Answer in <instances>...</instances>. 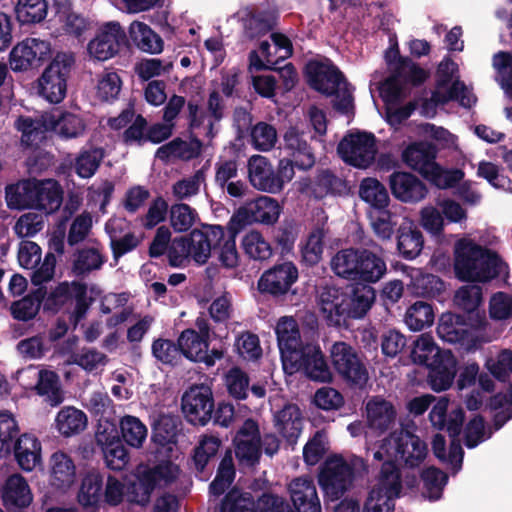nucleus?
<instances>
[{
	"instance_id": "obj_41",
	"label": "nucleus",
	"mask_w": 512,
	"mask_h": 512,
	"mask_svg": "<svg viewBox=\"0 0 512 512\" xmlns=\"http://www.w3.org/2000/svg\"><path fill=\"white\" fill-rule=\"evenodd\" d=\"M103 498V477L97 471L88 472L82 479L78 502L85 508H97Z\"/></svg>"
},
{
	"instance_id": "obj_1",
	"label": "nucleus",
	"mask_w": 512,
	"mask_h": 512,
	"mask_svg": "<svg viewBox=\"0 0 512 512\" xmlns=\"http://www.w3.org/2000/svg\"><path fill=\"white\" fill-rule=\"evenodd\" d=\"M283 370L293 375L298 371L319 382H329L332 373L321 348L316 343L301 344L299 326L291 316L279 318L275 326Z\"/></svg>"
},
{
	"instance_id": "obj_48",
	"label": "nucleus",
	"mask_w": 512,
	"mask_h": 512,
	"mask_svg": "<svg viewBox=\"0 0 512 512\" xmlns=\"http://www.w3.org/2000/svg\"><path fill=\"white\" fill-rule=\"evenodd\" d=\"M3 499L7 504L26 507L32 502V493L26 480L19 474L10 476L6 482Z\"/></svg>"
},
{
	"instance_id": "obj_2",
	"label": "nucleus",
	"mask_w": 512,
	"mask_h": 512,
	"mask_svg": "<svg viewBox=\"0 0 512 512\" xmlns=\"http://www.w3.org/2000/svg\"><path fill=\"white\" fill-rule=\"evenodd\" d=\"M388 65L394 69V75L385 80L379 87L380 97L386 106V120L391 126H397L410 117L415 106L409 102L403 106L399 103L403 97L400 81L420 84L428 77V73L410 60L401 59L396 46L390 47L385 53Z\"/></svg>"
},
{
	"instance_id": "obj_20",
	"label": "nucleus",
	"mask_w": 512,
	"mask_h": 512,
	"mask_svg": "<svg viewBox=\"0 0 512 512\" xmlns=\"http://www.w3.org/2000/svg\"><path fill=\"white\" fill-rule=\"evenodd\" d=\"M75 301V317L79 321L86 313L92 297L88 296V288L85 284L72 282L59 284L45 301V307L56 310L67 304L69 301Z\"/></svg>"
},
{
	"instance_id": "obj_61",
	"label": "nucleus",
	"mask_w": 512,
	"mask_h": 512,
	"mask_svg": "<svg viewBox=\"0 0 512 512\" xmlns=\"http://www.w3.org/2000/svg\"><path fill=\"white\" fill-rule=\"evenodd\" d=\"M31 180L21 181L6 188V202L12 209L33 208Z\"/></svg>"
},
{
	"instance_id": "obj_14",
	"label": "nucleus",
	"mask_w": 512,
	"mask_h": 512,
	"mask_svg": "<svg viewBox=\"0 0 512 512\" xmlns=\"http://www.w3.org/2000/svg\"><path fill=\"white\" fill-rule=\"evenodd\" d=\"M51 55L52 47L49 41L26 38L13 47L9 63L13 71L22 72L41 66Z\"/></svg>"
},
{
	"instance_id": "obj_60",
	"label": "nucleus",
	"mask_w": 512,
	"mask_h": 512,
	"mask_svg": "<svg viewBox=\"0 0 512 512\" xmlns=\"http://www.w3.org/2000/svg\"><path fill=\"white\" fill-rule=\"evenodd\" d=\"M492 65L496 71V81L505 94L512 98V55L508 52H498L493 57Z\"/></svg>"
},
{
	"instance_id": "obj_19",
	"label": "nucleus",
	"mask_w": 512,
	"mask_h": 512,
	"mask_svg": "<svg viewBox=\"0 0 512 512\" xmlns=\"http://www.w3.org/2000/svg\"><path fill=\"white\" fill-rule=\"evenodd\" d=\"M436 332L444 342L460 344L467 350L476 346V330L461 315L452 312L442 313Z\"/></svg>"
},
{
	"instance_id": "obj_55",
	"label": "nucleus",
	"mask_w": 512,
	"mask_h": 512,
	"mask_svg": "<svg viewBox=\"0 0 512 512\" xmlns=\"http://www.w3.org/2000/svg\"><path fill=\"white\" fill-rule=\"evenodd\" d=\"M360 250L343 249L331 260L333 271L340 277L356 280Z\"/></svg>"
},
{
	"instance_id": "obj_21",
	"label": "nucleus",
	"mask_w": 512,
	"mask_h": 512,
	"mask_svg": "<svg viewBox=\"0 0 512 512\" xmlns=\"http://www.w3.org/2000/svg\"><path fill=\"white\" fill-rule=\"evenodd\" d=\"M298 276V269L293 262L285 261L275 264L261 275L258 280V289L260 292L274 296L284 295L296 283Z\"/></svg>"
},
{
	"instance_id": "obj_44",
	"label": "nucleus",
	"mask_w": 512,
	"mask_h": 512,
	"mask_svg": "<svg viewBox=\"0 0 512 512\" xmlns=\"http://www.w3.org/2000/svg\"><path fill=\"white\" fill-rule=\"evenodd\" d=\"M129 34L139 49L151 54L160 53L163 49V42L147 24L134 21L130 24Z\"/></svg>"
},
{
	"instance_id": "obj_10",
	"label": "nucleus",
	"mask_w": 512,
	"mask_h": 512,
	"mask_svg": "<svg viewBox=\"0 0 512 512\" xmlns=\"http://www.w3.org/2000/svg\"><path fill=\"white\" fill-rule=\"evenodd\" d=\"M341 159L358 169H367L375 161L378 148L374 134L365 131H351L338 144Z\"/></svg>"
},
{
	"instance_id": "obj_4",
	"label": "nucleus",
	"mask_w": 512,
	"mask_h": 512,
	"mask_svg": "<svg viewBox=\"0 0 512 512\" xmlns=\"http://www.w3.org/2000/svg\"><path fill=\"white\" fill-rule=\"evenodd\" d=\"M15 125L22 133V143L26 145L37 144L47 131H54L62 138L71 139L82 136L86 128L84 120L78 114L60 110L45 113L38 119L19 117Z\"/></svg>"
},
{
	"instance_id": "obj_26",
	"label": "nucleus",
	"mask_w": 512,
	"mask_h": 512,
	"mask_svg": "<svg viewBox=\"0 0 512 512\" xmlns=\"http://www.w3.org/2000/svg\"><path fill=\"white\" fill-rule=\"evenodd\" d=\"M224 237V228L219 225L207 226L205 230H193L187 237L189 254L197 264H205L211 256L212 245L216 247Z\"/></svg>"
},
{
	"instance_id": "obj_23",
	"label": "nucleus",
	"mask_w": 512,
	"mask_h": 512,
	"mask_svg": "<svg viewBox=\"0 0 512 512\" xmlns=\"http://www.w3.org/2000/svg\"><path fill=\"white\" fill-rule=\"evenodd\" d=\"M18 379L26 387L32 386V384L25 382L26 379L37 380L35 388L38 394L45 396L52 406L59 405L64 400L59 378L53 371L38 370L34 366H28L18 372Z\"/></svg>"
},
{
	"instance_id": "obj_63",
	"label": "nucleus",
	"mask_w": 512,
	"mask_h": 512,
	"mask_svg": "<svg viewBox=\"0 0 512 512\" xmlns=\"http://www.w3.org/2000/svg\"><path fill=\"white\" fill-rule=\"evenodd\" d=\"M169 216L171 226L177 232L188 231L198 220L197 212L184 203L172 205Z\"/></svg>"
},
{
	"instance_id": "obj_53",
	"label": "nucleus",
	"mask_w": 512,
	"mask_h": 512,
	"mask_svg": "<svg viewBox=\"0 0 512 512\" xmlns=\"http://www.w3.org/2000/svg\"><path fill=\"white\" fill-rule=\"evenodd\" d=\"M451 438L452 440L447 455L445 452V438L441 434L434 436L432 448L435 456L439 460L448 463L454 472H458L462 466L464 452L460 442L455 439L456 437Z\"/></svg>"
},
{
	"instance_id": "obj_30",
	"label": "nucleus",
	"mask_w": 512,
	"mask_h": 512,
	"mask_svg": "<svg viewBox=\"0 0 512 512\" xmlns=\"http://www.w3.org/2000/svg\"><path fill=\"white\" fill-rule=\"evenodd\" d=\"M248 176L251 185L262 192L278 193L279 182L270 161L262 155H253L248 161Z\"/></svg>"
},
{
	"instance_id": "obj_64",
	"label": "nucleus",
	"mask_w": 512,
	"mask_h": 512,
	"mask_svg": "<svg viewBox=\"0 0 512 512\" xmlns=\"http://www.w3.org/2000/svg\"><path fill=\"white\" fill-rule=\"evenodd\" d=\"M490 406L494 411L495 427L500 429L512 418V387L504 394L495 395L490 402Z\"/></svg>"
},
{
	"instance_id": "obj_50",
	"label": "nucleus",
	"mask_w": 512,
	"mask_h": 512,
	"mask_svg": "<svg viewBox=\"0 0 512 512\" xmlns=\"http://www.w3.org/2000/svg\"><path fill=\"white\" fill-rule=\"evenodd\" d=\"M104 157L105 151L100 147H89L81 150L74 162L76 174L83 179L93 177Z\"/></svg>"
},
{
	"instance_id": "obj_16",
	"label": "nucleus",
	"mask_w": 512,
	"mask_h": 512,
	"mask_svg": "<svg viewBox=\"0 0 512 512\" xmlns=\"http://www.w3.org/2000/svg\"><path fill=\"white\" fill-rule=\"evenodd\" d=\"M287 506L282 498L264 494L256 505L249 493L232 489L223 499L219 512H285Z\"/></svg>"
},
{
	"instance_id": "obj_18",
	"label": "nucleus",
	"mask_w": 512,
	"mask_h": 512,
	"mask_svg": "<svg viewBox=\"0 0 512 512\" xmlns=\"http://www.w3.org/2000/svg\"><path fill=\"white\" fill-rule=\"evenodd\" d=\"M272 43L263 41L258 50L250 52L249 71L273 69L280 60H285L292 54L290 40L282 34L273 33Z\"/></svg>"
},
{
	"instance_id": "obj_38",
	"label": "nucleus",
	"mask_w": 512,
	"mask_h": 512,
	"mask_svg": "<svg viewBox=\"0 0 512 512\" xmlns=\"http://www.w3.org/2000/svg\"><path fill=\"white\" fill-rule=\"evenodd\" d=\"M284 148L295 159V165L299 169H309L314 165V154L296 128H290L284 134Z\"/></svg>"
},
{
	"instance_id": "obj_11",
	"label": "nucleus",
	"mask_w": 512,
	"mask_h": 512,
	"mask_svg": "<svg viewBox=\"0 0 512 512\" xmlns=\"http://www.w3.org/2000/svg\"><path fill=\"white\" fill-rule=\"evenodd\" d=\"M330 359L335 371L348 384L364 388L369 373L355 349L345 342H335L330 348Z\"/></svg>"
},
{
	"instance_id": "obj_36",
	"label": "nucleus",
	"mask_w": 512,
	"mask_h": 512,
	"mask_svg": "<svg viewBox=\"0 0 512 512\" xmlns=\"http://www.w3.org/2000/svg\"><path fill=\"white\" fill-rule=\"evenodd\" d=\"M14 456L19 467L31 472L42 464L40 440L29 433L22 434L14 444Z\"/></svg>"
},
{
	"instance_id": "obj_35",
	"label": "nucleus",
	"mask_w": 512,
	"mask_h": 512,
	"mask_svg": "<svg viewBox=\"0 0 512 512\" xmlns=\"http://www.w3.org/2000/svg\"><path fill=\"white\" fill-rule=\"evenodd\" d=\"M457 361L451 351H444L438 360L427 366L429 368L428 383L432 390L441 392L447 390L456 375Z\"/></svg>"
},
{
	"instance_id": "obj_32",
	"label": "nucleus",
	"mask_w": 512,
	"mask_h": 512,
	"mask_svg": "<svg viewBox=\"0 0 512 512\" xmlns=\"http://www.w3.org/2000/svg\"><path fill=\"white\" fill-rule=\"evenodd\" d=\"M31 184L33 208L52 213L60 207L63 191L57 181L32 179Z\"/></svg>"
},
{
	"instance_id": "obj_54",
	"label": "nucleus",
	"mask_w": 512,
	"mask_h": 512,
	"mask_svg": "<svg viewBox=\"0 0 512 512\" xmlns=\"http://www.w3.org/2000/svg\"><path fill=\"white\" fill-rule=\"evenodd\" d=\"M15 13L21 24L39 23L47 16L48 3L46 0H17Z\"/></svg>"
},
{
	"instance_id": "obj_40",
	"label": "nucleus",
	"mask_w": 512,
	"mask_h": 512,
	"mask_svg": "<svg viewBox=\"0 0 512 512\" xmlns=\"http://www.w3.org/2000/svg\"><path fill=\"white\" fill-rule=\"evenodd\" d=\"M87 426L85 413L73 406L63 407L56 415L55 427L65 437L81 433Z\"/></svg>"
},
{
	"instance_id": "obj_5",
	"label": "nucleus",
	"mask_w": 512,
	"mask_h": 512,
	"mask_svg": "<svg viewBox=\"0 0 512 512\" xmlns=\"http://www.w3.org/2000/svg\"><path fill=\"white\" fill-rule=\"evenodd\" d=\"M428 455L426 443L417 435L401 430L385 438L374 458L384 463H391L397 470L395 462L407 468L419 467Z\"/></svg>"
},
{
	"instance_id": "obj_57",
	"label": "nucleus",
	"mask_w": 512,
	"mask_h": 512,
	"mask_svg": "<svg viewBox=\"0 0 512 512\" xmlns=\"http://www.w3.org/2000/svg\"><path fill=\"white\" fill-rule=\"evenodd\" d=\"M229 230V235L224 232V237L216 242L217 259L225 269H235L239 266L240 256L236 248V235L233 230Z\"/></svg>"
},
{
	"instance_id": "obj_3",
	"label": "nucleus",
	"mask_w": 512,
	"mask_h": 512,
	"mask_svg": "<svg viewBox=\"0 0 512 512\" xmlns=\"http://www.w3.org/2000/svg\"><path fill=\"white\" fill-rule=\"evenodd\" d=\"M506 268L496 253L470 238H461L454 245V270L461 281L487 282L505 272Z\"/></svg>"
},
{
	"instance_id": "obj_56",
	"label": "nucleus",
	"mask_w": 512,
	"mask_h": 512,
	"mask_svg": "<svg viewBox=\"0 0 512 512\" xmlns=\"http://www.w3.org/2000/svg\"><path fill=\"white\" fill-rule=\"evenodd\" d=\"M122 81L117 72L105 69L97 76L95 85L96 97L104 102L115 100L121 90Z\"/></svg>"
},
{
	"instance_id": "obj_24",
	"label": "nucleus",
	"mask_w": 512,
	"mask_h": 512,
	"mask_svg": "<svg viewBox=\"0 0 512 512\" xmlns=\"http://www.w3.org/2000/svg\"><path fill=\"white\" fill-rule=\"evenodd\" d=\"M306 75L312 88L327 95L341 89L344 81L342 74L329 61H310L306 66Z\"/></svg>"
},
{
	"instance_id": "obj_13",
	"label": "nucleus",
	"mask_w": 512,
	"mask_h": 512,
	"mask_svg": "<svg viewBox=\"0 0 512 512\" xmlns=\"http://www.w3.org/2000/svg\"><path fill=\"white\" fill-rule=\"evenodd\" d=\"M126 40V33L119 22L109 21L101 24L93 38L87 44L90 61L105 62L114 58Z\"/></svg>"
},
{
	"instance_id": "obj_46",
	"label": "nucleus",
	"mask_w": 512,
	"mask_h": 512,
	"mask_svg": "<svg viewBox=\"0 0 512 512\" xmlns=\"http://www.w3.org/2000/svg\"><path fill=\"white\" fill-rule=\"evenodd\" d=\"M241 248L248 258L255 261L268 260L273 253L269 241L260 231L254 229L243 235Z\"/></svg>"
},
{
	"instance_id": "obj_52",
	"label": "nucleus",
	"mask_w": 512,
	"mask_h": 512,
	"mask_svg": "<svg viewBox=\"0 0 512 512\" xmlns=\"http://www.w3.org/2000/svg\"><path fill=\"white\" fill-rule=\"evenodd\" d=\"M432 306L424 301H417L406 310L404 322L411 331H421L434 322Z\"/></svg>"
},
{
	"instance_id": "obj_39",
	"label": "nucleus",
	"mask_w": 512,
	"mask_h": 512,
	"mask_svg": "<svg viewBox=\"0 0 512 512\" xmlns=\"http://www.w3.org/2000/svg\"><path fill=\"white\" fill-rule=\"evenodd\" d=\"M423 236L413 221L404 219L398 230V250L406 259H414L423 248Z\"/></svg>"
},
{
	"instance_id": "obj_45",
	"label": "nucleus",
	"mask_w": 512,
	"mask_h": 512,
	"mask_svg": "<svg viewBox=\"0 0 512 512\" xmlns=\"http://www.w3.org/2000/svg\"><path fill=\"white\" fill-rule=\"evenodd\" d=\"M144 479L151 482L154 488H164L175 483L181 474L177 464L171 461H162L151 468L140 469Z\"/></svg>"
},
{
	"instance_id": "obj_7",
	"label": "nucleus",
	"mask_w": 512,
	"mask_h": 512,
	"mask_svg": "<svg viewBox=\"0 0 512 512\" xmlns=\"http://www.w3.org/2000/svg\"><path fill=\"white\" fill-rule=\"evenodd\" d=\"M403 162L418 171L425 179L438 188L454 186L463 179L464 173L459 169L446 170L435 162V155L430 145L424 142L412 143L402 153Z\"/></svg>"
},
{
	"instance_id": "obj_51",
	"label": "nucleus",
	"mask_w": 512,
	"mask_h": 512,
	"mask_svg": "<svg viewBox=\"0 0 512 512\" xmlns=\"http://www.w3.org/2000/svg\"><path fill=\"white\" fill-rule=\"evenodd\" d=\"M440 354H442V350L437 346L433 337L423 333L414 341L411 358L417 364L429 366L434 363V360L440 358Z\"/></svg>"
},
{
	"instance_id": "obj_31",
	"label": "nucleus",
	"mask_w": 512,
	"mask_h": 512,
	"mask_svg": "<svg viewBox=\"0 0 512 512\" xmlns=\"http://www.w3.org/2000/svg\"><path fill=\"white\" fill-rule=\"evenodd\" d=\"M365 415L369 428L380 433L388 430L396 420L394 405L382 396H372L367 400Z\"/></svg>"
},
{
	"instance_id": "obj_62",
	"label": "nucleus",
	"mask_w": 512,
	"mask_h": 512,
	"mask_svg": "<svg viewBox=\"0 0 512 512\" xmlns=\"http://www.w3.org/2000/svg\"><path fill=\"white\" fill-rule=\"evenodd\" d=\"M369 220L374 234L381 240H390L396 223L392 220V213L386 209H371Z\"/></svg>"
},
{
	"instance_id": "obj_37",
	"label": "nucleus",
	"mask_w": 512,
	"mask_h": 512,
	"mask_svg": "<svg viewBox=\"0 0 512 512\" xmlns=\"http://www.w3.org/2000/svg\"><path fill=\"white\" fill-rule=\"evenodd\" d=\"M448 406L449 399L440 397L430 411V422L436 429L446 428L451 437H457L464 421V412L461 408H457L451 411L447 418Z\"/></svg>"
},
{
	"instance_id": "obj_58",
	"label": "nucleus",
	"mask_w": 512,
	"mask_h": 512,
	"mask_svg": "<svg viewBox=\"0 0 512 512\" xmlns=\"http://www.w3.org/2000/svg\"><path fill=\"white\" fill-rule=\"evenodd\" d=\"M123 440L131 447L140 448L147 437V428L139 418L126 415L119 422Z\"/></svg>"
},
{
	"instance_id": "obj_6",
	"label": "nucleus",
	"mask_w": 512,
	"mask_h": 512,
	"mask_svg": "<svg viewBox=\"0 0 512 512\" xmlns=\"http://www.w3.org/2000/svg\"><path fill=\"white\" fill-rule=\"evenodd\" d=\"M364 471L366 464L361 457L333 455L326 459L321 469L319 484L330 500H338L352 486L355 474Z\"/></svg>"
},
{
	"instance_id": "obj_22",
	"label": "nucleus",
	"mask_w": 512,
	"mask_h": 512,
	"mask_svg": "<svg viewBox=\"0 0 512 512\" xmlns=\"http://www.w3.org/2000/svg\"><path fill=\"white\" fill-rule=\"evenodd\" d=\"M347 293L335 287H323L317 296V305L326 322L341 326L347 317Z\"/></svg>"
},
{
	"instance_id": "obj_43",
	"label": "nucleus",
	"mask_w": 512,
	"mask_h": 512,
	"mask_svg": "<svg viewBox=\"0 0 512 512\" xmlns=\"http://www.w3.org/2000/svg\"><path fill=\"white\" fill-rule=\"evenodd\" d=\"M347 317L353 319L363 318L375 301V291L369 285H359L347 294Z\"/></svg>"
},
{
	"instance_id": "obj_8",
	"label": "nucleus",
	"mask_w": 512,
	"mask_h": 512,
	"mask_svg": "<svg viewBox=\"0 0 512 512\" xmlns=\"http://www.w3.org/2000/svg\"><path fill=\"white\" fill-rule=\"evenodd\" d=\"M281 212L282 207L276 199L259 196L236 210L228 223V228L239 233L246 225L252 223L273 225L278 221Z\"/></svg>"
},
{
	"instance_id": "obj_17",
	"label": "nucleus",
	"mask_w": 512,
	"mask_h": 512,
	"mask_svg": "<svg viewBox=\"0 0 512 512\" xmlns=\"http://www.w3.org/2000/svg\"><path fill=\"white\" fill-rule=\"evenodd\" d=\"M182 410L186 419L194 425H206L212 418L214 400L210 386L194 385L182 397Z\"/></svg>"
},
{
	"instance_id": "obj_27",
	"label": "nucleus",
	"mask_w": 512,
	"mask_h": 512,
	"mask_svg": "<svg viewBox=\"0 0 512 512\" xmlns=\"http://www.w3.org/2000/svg\"><path fill=\"white\" fill-rule=\"evenodd\" d=\"M389 184L394 197L402 202H420L428 193L425 184L408 172H394L390 176Z\"/></svg>"
},
{
	"instance_id": "obj_42",
	"label": "nucleus",
	"mask_w": 512,
	"mask_h": 512,
	"mask_svg": "<svg viewBox=\"0 0 512 512\" xmlns=\"http://www.w3.org/2000/svg\"><path fill=\"white\" fill-rule=\"evenodd\" d=\"M180 354L193 362H201L209 348V339L199 335L194 329H186L178 337Z\"/></svg>"
},
{
	"instance_id": "obj_49",
	"label": "nucleus",
	"mask_w": 512,
	"mask_h": 512,
	"mask_svg": "<svg viewBox=\"0 0 512 512\" xmlns=\"http://www.w3.org/2000/svg\"><path fill=\"white\" fill-rule=\"evenodd\" d=\"M360 198L371 206V209H386L390 198L383 184L375 178H365L359 187Z\"/></svg>"
},
{
	"instance_id": "obj_33",
	"label": "nucleus",
	"mask_w": 512,
	"mask_h": 512,
	"mask_svg": "<svg viewBox=\"0 0 512 512\" xmlns=\"http://www.w3.org/2000/svg\"><path fill=\"white\" fill-rule=\"evenodd\" d=\"M276 431L289 443H296L303 429V415L295 404H287L273 417Z\"/></svg>"
},
{
	"instance_id": "obj_47",
	"label": "nucleus",
	"mask_w": 512,
	"mask_h": 512,
	"mask_svg": "<svg viewBox=\"0 0 512 512\" xmlns=\"http://www.w3.org/2000/svg\"><path fill=\"white\" fill-rule=\"evenodd\" d=\"M359 259L356 280L374 283L385 274L386 264L376 254L368 250H360Z\"/></svg>"
},
{
	"instance_id": "obj_15",
	"label": "nucleus",
	"mask_w": 512,
	"mask_h": 512,
	"mask_svg": "<svg viewBox=\"0 0 512 512\" xmlns=\"http://www.w3.org/2000/svg\"><path fill=\"white\" fill-rule=\"evenodd\" d=\"M456 72L457 64L449 59H445L439 64L435 91L430 99L423 102L421 107V113L424 116L434 117L437 106L444 105L457 96L456 92L460 87V82L454 80Z\"/></svg>"
},
{
	"instance_id": "obj_28",
	"label": "nucleus",
	"mask_w": 512,
	"mask_h": 512,
	"mask_svg": "<svg viewBox=\"0 0 512 512\" xmlns=\"http://www.w3.org/2000/svg\"><path fill=\"white\" fill-rule=\"evenodd\" d=\"M237 458L248 464L256 462L260 455V434L255 421L248 419L238 431L235 439Z\"/></svg>"
},
{
	"instance_id": "obj_34",
	"label": "nucleus",
	"mask_w": 512,
	"mask_h": 512,
	"mask_svg": "<svg viewBox=\"0 0 512 512\" xmlns=\"http://www.w3.org/2000/svg\"><path fill=\"white\" fill-rule=\"evenodd\" d=\"M289 492L298 512H321L320 500L311 478H295L289 484Z\"/></svg>"
},
{
	"instance_id": "obj_29",
	"label": "nucleus",
	"mask_w": 512,
	"mask_h": 512,
	"mask_svg": "<svg viewBox=\"0 0 512 512\" xmlns=\"http://www.w3.org/2000/svg\"><path fill=\"white\" fill-rule=\"evenodd\" d=\"M49 483L54 489L65 492L76 481V467L73 460L61 451L54 452L48 464Z\"/></svg>"
},
{
	"instance_id": "obj_12",
	"label": "nucleus",
	"mask_w": 512,
	"mask_h": 512,
	"mask_svg": "<svg viewBox=\"0 0 512 512\" xmlns=\"http://www.w3.org/2000/svg\"><path fill=\"white\" fill-rule=\"evenodd\" d=\"M71 63L72 58L66 54L55 56L37 81V89L41 97L54 104L60 103L65 98Z\"/></svg>"
},
{
	"instance_id": "obj_25",
	"label": "nucleus",
	"mask_w": 512,
	"mask_h": 512,
	"mask_svg": "<svg viewBox=\"0 0 512 512\" xmlns=\"http://www.w3.org/2000/svg\"><path fill=\"white\" fill-rule=\"evenodd\" d=\"M96 441L102 447L106 465L112 470H122L128 463V453L123 444L117 440L114 427L99 425Z\"/></svg>"
},
{
	"instance_id": "obj_59",
	"label": "nucleus",
	"mask_w": 512,
	"mask_h": 512,
	"mask_svg": "<svg viewBox=\"0 0 512 512\" xmlns=\"http://www.w3.org/2000/svg\"><path fill=\"white\" fill-rule=\"evenodd\" d=\"M251 144L254 149L262 152L270 151L277 143L276 129L265 122L255 124L250 131Z\"/></svg>"
},
{
	"instance_id": "obj_9",
	"label": "nucleus",
	"mask_w": 512,
	"mask_h": 512,
	"mask_svg": "<svg viewBox=\"0 0 512 512\" xmlns=\"http://www.w3.org/2000/svg\"><path fill=\"white\" fill-rule=\"evenodd\" d=\"M400 490L399 470L391 463H383L379 478L369 492L364 512H392Z\"/></svg>"
}]
</instances>
